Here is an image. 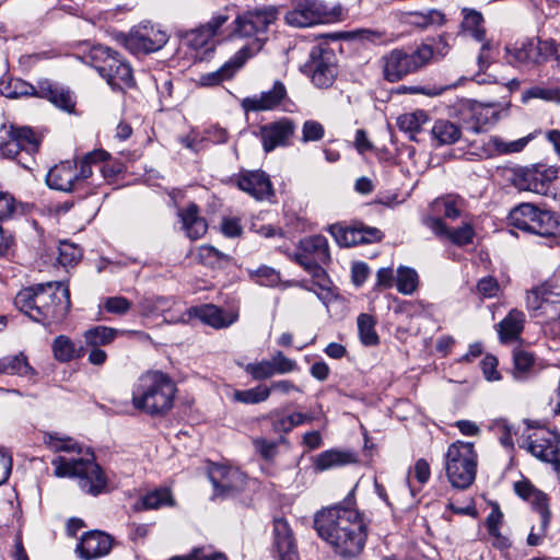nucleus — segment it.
Segmentation results:
<instances>
[{"instance_id":"38","label":"nucleus","mask_w":560,"mask_h":560,"mask_svg":"<svg viewBox=\"0 0 560 560\" xmlns=\"http://www.w3.org/2000/svg\"><path fill=\"white\" fill-rule=\"evenodd\" d=\"M525 315L512 310L499 324V336L502 341L516 339L524 328Z\"/></svg>"},{"instance_id":"25","label":"nucleus","mask_w":560,"mask_h":560,"mask_svg":"<svg viewBox=\"0 0 560 560\" xmlns=\"http://www.w3.org/2000/svg\"><path fill=\"white\" fill-rule=\"evenodd\" d=\"M285 95L287 90L284 84L280 81H276L271 90L245 97L241 105L245 112L271 110L283 101Z\"/></svg>"},{"instance_id":"56","label":"nucleus","mask_w":560,"mask_h":560,"mask_svg":"<svg viewBox=\"0 0 560 560\" xmlns=\"http://www.w3.org/2000/svg\"><path fill=\"white\" fill-rule=\"evenodd\" d=\"M82 256L81 249L68 242H61L58 246V264L63 267H69L77 264Z\"/></svg>"},{"instance_id":"3","label":"nucleus","mask_w":560,"mask_h":560,"mask_svg":"<svg viewBox=\"0 0 560 560\" xmlns=\"http://www.w3.org/2000/svg\"><path fill=\"white\" fill-rule=\"evenodd\" d=\"M277 20L278 10L275 7L248 10L235 18L230 37L248 40L236 51L237 62L245 63L262 49Z\"/></svg>"},{"instance_id":"61","label":"nucleus","mask_w":560,"mask_h":560,"mask_svg":"<svg viewBox=\"0 0 560 560\" xmlns=\"http://www.w3.org/2000/svg\"><path fill=\"white\" fill-rule=\"evenodd\" d=\"M44 441L54 452H74L78 448L77 443L72 439L61 438L51 433L46 434Z\"/></svg>"},{"instance_id":"58","label":"nucleus","mask_w":560,"mask_h":560,"mask_svg":"<svg viewBox=\"0 0 560 560\" xmlns=\"http://www.w3.org/2000/svg\"><path fill=\"white\" fill-rule=\"evenodd\" d=\"M244 370L256 381L267 380L276 375L270 360L248 363L244 366Z\"/></svg>"},{"instance_id":"53","label":"nucleus","mask_w":560,"mask_h":560,"mask_svg":"<svg viewBox=\"0 0 560 560\" xmlns=\"http://www.w3.org/2000/svg\"><path fill=\"white\" fill-rule=\"evenodd\" d=\"M349 462L350 456L348 454L338 451H325L315 457L314 465L317 470L324 471Z\"/></svg>"},{"instance_id":"44","label":"nucleus","mask_w":560,"mask_h":560,"mask_svg":"<svg viewBox=\"0 0 560 560\" xmlns=\"http://www.w3.org/2000/svg\"><path fill=\"white\" fill-rule=\"evenodd\" d=\"M427 121L428 115L424 110H415L399 116L397 125L401 131L409 133L410 140L416 141V135Z\"/></svg>"},{"instance_id":"2","label":"nucleus","mask_w":560,"mask_h":560,"mask_svg":"<svg viewBox=\"0 0 560 560\" xmlns=\"http://www.w3.org/2000/svg\"><path fill=\"white\" fill-rule=\"evenodd\" d=\"M15 306L44 326L61 323L68 315L70 291L63 282H46L24 288L14 299Z\"/></svg>"},{"instance_id":"15","label":"nucleus","mask_w":560,"mask_h":560,"mask_svg":"<svg viewBox=\"0 0 560 560\" xmlns=\"http://www.w3.org/2000/svg\"><path fill=\"white\" fill-rule=\"evenodd\" d=\"M168 40L166 32L152 24L135 26L124 37V46L132 54H150L160 50Z\"/></svg>"},{"instance_id":"30","label":"nucleus","mask_w":560,"mask_h":560,"mask_svg":"<svg viewBox=\"0 0 560 560\" xmlns=\"http://www.w3.org/2000/svg\"><path fill=\"white\" fill-rule=\"evenodd\" d=\"M38 97L46 98L56 107L72 113L75 106V100L72 92L63 86L54 84L49 80L38 82Z\"/></svg>"},{"instance_id":"5","label":"nucleus","mask_w":560,"mask_h":560,"mask_svg":"<svg viewBox=\"0 0 560 560\" xmlns=\"http://www.w3.org/2000/svg\"><path fill=\"white\" fill-rule=\"evenodd\" d=\"M42 138L27 126H2L0 128V153L14 160L25 170L35 165V154L39 151Z\"/></svg>"},{"instance_id":"63","label":"nucleus","mask_w":560,"mask_h":560,"mask_svg":"<svg viewBox=\"0 0 560 560\" xmlns=\"http://www.w3.org/2000/svg\"><path fill=\"white\" fill-rule=\"evenodd\" d=\"M270 361L272 363L276 375L288 374L298 369L296 362L287 358L281 351H277Z\"/></svg>"},{"instance_id":"60","label":"nucleus","mask_w":560,"mask_h":560,"mask_svg":"<svg viewBox=\"0 0 560 560\" xmlns=\"http://www.w3.org/2000/svg\"><path fill=\"white\" fill-rule=\"evenodd\" d=\"M492 429L498 434L501 445L505 448H513V434L515 433L513 427L505 419L495 420L492 424Z\"/></svg>"},{"instance_id":"24","label":"nucleus","mask_w":560,"mask_h":560,"mask_svg":"<svg viewBox=\"0 0 560 560\" xmlns=\"http://www.w3.org/2000/svg\"><path fill=\"white\" fill-rule=\"evenodd\" d=\"M112 549V538L101 530L84 534L75 548L82 560H93L106 556Z\"/></svg>"},{"instance_id":"9","label":"nucleus","mask_w":560,"mask_h":560,"mask_svg":"<svg viewBox=\"0 0 560 560\" xmlns=\"http://www.w3.org/2000/svg\"><path fill=\"white\" fill-rule=\"evenodd\" d=\"M86 62L103 77L114 90H124L135 84L132 69L116 51L102 45L91 48Z\"/></svg>"},{"instance_id":"55","label":"nucleus","mask_w":560,"mask_h":560,"mask_svg":"<svg viewBox=\"0 0 560 560\" xmlns=\"http://www.w3.org/2000/svg\"><path fill=\"white\" fill-rule=\"evenodd\" d=\"M262 419L270 422L273 433L280 434V442H285L283 435L293 430L290 416H280L278 410L270 411L267 416H264Z\"/></svg>"},{"instance_id":"14","label":"nucleus","mask_w":560,"mask_h":560,"mask_svg":"<svg viewBox=\"0 0 560 560\" xmlns=\"http://www.w3.org/2000/svg\"><path fill=\"white\" fill-rule=\"evenodd\" d=\"M524 446L533 456L552 465L556 471L560 469L559 440L556 433L545 428H533L528 424L527 433L523 435Z\"/></svg>"},{"instance_id":"18","label":"nucleus","mask_w":560,"mask_h":560,"mask_svg":"<svg viewBox=\"0 0 560 560\" xmlns=\"http://www.w3.org/2000/svg\"><path fill=\"white\" fill-rule=\"evenodd\" d=\"M325 7L316 0H301L285 14L288 24L295 27H308L325 22Z\"/></svg>"},{"instance_id":"7","label":"nucleus","mask_w":560,"mask_h":560,"mask_svg":"<svg viewBox=\"0 0 560 560\" xmlns=\"http://www.w3.org/2000/svg\"><path fill=\"white\" fill-rule=\"evenodd\" d=\"M57 477H69L78 480L79 488L93 497L103 493L107 488V477L102 467L93 458H71L58 456L51 462Z\"/></svg>"},{"instance_id":"37","label":"nucleus","mask_w":560,"mask_h":560,"mask_svg":"<svg viewBox=\"0 0 560 560\" xmlns=\"http://www.w3.org/2000/svg\"><path fill=\"white\" fill-rule=\"evenodd\" d=\"M0 93L7 98H19L23 96H37L38 86L19 78H3L0 81Z\"/></svg>"},{"instance_id":"42","label":"nucleus","mask_w":560,"mask_h":560,"mask_svg":"<svg viewBox=\"0 0 560 560\" xmlns=\"http://www.w3.org/2000/svg\"><path fill=\"white\" fill-rule=\"evenodd\" d=\"M420 278L416 269L399 266L396 270L395 285L402 295H412L419 288Z\"/></svg>"},{"instance_id":"47","label":"nucleus","mask_w":560,"mask_h":560,"mask_svg":"<svg viewBox=\"0 0 560 560\" xmlns=\"http://www.w3.org/2000/svg\"><path fill=\"white\" fill-rule=\"evenodd\" d=\"M329 232L340 246L351 247L362 244L363 236L358 231V225L343 226L341 224H332L329 228Z\"/></svg>"},{"instance_id":"52","label":"nucleus","mask_w":560,"mask_h":560,"mask_svg":"<svg viewBox=\"0 0 560 560\" xmlns=\"http://www.w3.org/2000/svg\"><path fill=\"white\" fill-rule=\"evenodd\" d=\"M232 398L236 402L255 405L266 401L269 398V389H267V385L264 384L249 389H236L233 392Z\"/></svg>"},{"instance_id":"48","label":"nucleus","mask_w":560,"mask_h":560,"mask_svg":"<svg viewBox=\"0 0 560 560\" xmlns=\"http://www.w3.org/2000/svg\"><path fill=\"white\" fill-rule=\"evenodd\" d=\"M358 331L361 342L364 346H376L380 342L375 330L376 320L370 314H360L357 319Z\"/></svg>"},{"instance_id":"6","label":"nucleus","mask_w":560,"mask_h":560,"mask_svg":"<svg viewBox=\"0 0 560 560\" xmlns=\"http://www.w3.org/2000/svg\"><path fill=\"white\" fill-rule=\"evenodd\" d=\"M107 158L108 152L100 149L85 154L80 161V166L75 161L60 162L49 170L46 183L50 188L65 192L78 190L92 176V164Z\"/></svg>"},{"instance_id":"19","label":"nucleus","mask_w":560,"mask_h":560,"mask_svg":"<svg viewBox=\"0 0 560 560\" xmlns=\"http://www.w3.org/2000/svg\"><path fill=\"white\" fill-rule=\"evenodd\" d=\"M527 142V138H522L506 143L497 136H489L472 141L470 144V153L480 159H488L495 154L520 152Z\"/></svg>"},{"instance_id":"51","label":"nucleus","mask_w":560,"mask_h":560,"mask_svg":"<svg viewBox=\"0 0 560 560\" xmlns=\"http://www.w3.org/2000/svg\"><path fill=\"white\" fill-rule=\"evenodd\" d=\"M434 207L442 211L445 218L455 220L462 215L465 201L459 196L447 195L444 198L436 199Z\"/></svg>"},{"instance_id":"28","label":"nucleus","mask_w":560,"mask_h":560,"mask_svg":"<svg viewBox=\"0 0 560 560\" xmlns=\"http://www.w3.org/2000/svg\"><path fill=\"white\" fill-rule=\"evenodd\" d=\"M273 547L279 560H298L292 529L283 518H276L273 522Z\"/></svg>"},{"instance_id":"22","label":"nucleus","mask_w":560,"mask_h":560,"mask_svg":"<svg viewBox=\"0 0 560 560\" xmlns=\"http://www.w3.org/2000/svg\"><path fill=\"white\" fill-rule=\"evenodd\" d=\"M515 493L527 501L540 515L542 533L550 523L549 499L546 493L537 489L529 480H521L514 483Z\"/></svg>"},{"instance_id":"27","label":"nucleus","mask_w":560,"mask_h":560,"mask_svg":"<svg viewBox=\"0 0 560 560\" xmlns=\"http://www.w3.org/2000/svg\"><path fill=\"white\" fill-rule=\"evenodd\" d=\"M428 226L436 236L446 238L457 246L471 244L475 237V229L469 222H464L456 229H450L440 218H430Z\"/></svg>"},{"instance_id":"20","label":"nucleus","mask_w":560,"mask_h":560,"mask_svg":"<svg viewBox=\"0 0 560 560\" xmlns=\"http://www.w3.org/2000/svg\"><path fill=\"white\" fill-rule=\"evenodd\" d=\"M294 124L288 118L260 126L259 137L264 150L271 152L278 147L287 145L294 133Z\"/></svg>"},{"instance_id":"26","label":"nucleus","mask_w":560,"mask_h":560,"mask_svg":"<svg viewBox=\"0 0 560 560\" xmlns=\"http://www.w3.org/2000/svg\"><path fill=\"white\" fill-rule=\"evenodd\" d=\"M229 15L219 13L214 15L209 22L200 25L194 30L185 32L182 36L183 40L190 47L199 49L205 47L214 36L218 35L219 30L228 22Z\"/></svg>"},{"instance_id":"39","label":"nucleus","mask_w":560,"mask_h":560,"mask_svg":"<svg viewBox=\"0 0 560 560\" xmlns=\"http://www.w3.org/2000/svg\"><path fill=\"white\" fill-rule=\"evenodd\" d=\"M558 295V293L553 292L550 284H541L528 292L526 298L527 308L535 312L541 311L545 313L546 308L556 302L553 296Z\"/></svg>"},{"instance_id":"17","label":"nucleus","mask_w":560,"mask_h":560,"mask_svg":"<svg viewBox=\"0 0 560 560\" xmlns=\"http://www.w3.org/2000/svg\"><path fill=\"white\" fill-rule=\"evenodd\" d=\"M192 318H198L203 324L220 329L229 327L235 323L238 318V314L234 311L224 312L222 308L213 304H205L190 307L179 318L171 320L174 323H188Z\"/></svg>"},{"instance_id":"36","label":"nucleus","mask_w":560,"mask_h":560,"mask_svg":"<svg viewBox=\"0 0 560 560\" xmlns=\"http://www.w3.org/2000/svg\"><path fill=\"white\" fill-rule=\"evenodd\" d=\"M462 31L467 33L477 42H483L486 39V27L485 19L481 12L470 9H462Z\"/></svg>"},{"instance_id":"54","label":"nucleus","mask_w":560,"mask_h":560,"mask_svg":"<svg viewBox=\"0 0 560 560\" xmlns=\"http://www.w3.org/2000/svg\"><path fill=\"white\" fill-rule=\"evenodd\" d=\"M532 98H539L546 102L560 104V85L552 86H532L523 92L522 100L527 102Z\"/></svg>"},{"instance_id":"41","label":"nucleus","mask_w":560,"mask_h":560,"mask_svg":"<svg viewBox=\"0 0 560 560\" xmlns=\"http://www.w3.org/2000/svg\"><path fill=\"white\" fill-rule=\"evenodd\" d=\"M34 370L28 364L26 357L23 353L15 355H8L0 359V376L2 375H33Z\"/></svg>"},{"instance_id":"21","label":"nucleus","mask_w":560,"mask_h":560,"mask_svg":"<svg viewBox=\"0 0 560 560\" xmlns=\"http://www.w3.org/2000/svg\"><path fill=\"white\" fill-rule=\"evenodd\" d=\"M515 493L527 501L540 515L542 533L550 523L549 499L546 493L537 489L529 480H521L514 483Z\"/></svg>"},{"instance_id":"13","label":"nucleus","mask_w":560,"mask_h":560,"mask_svg":"<svg viewBox=\"0 0 560 560\" xmlns=\"http://www.w3.org/2000/svg\"><path fill=\"white\" fill-rule=\"evenodd\" d=\"M557 174L558 170L556 167L542 164L521 167L514 172L513 184L520 190L556 198L552 180L557 178Z\"/></svg>"},{"instance_id":"35","label":"nucleus","mask_w":560,"mask_h":560,"mask_svg":"<svg viewBox=\"0 0 560 560\" xmlns=\"http://www.w3.org/2000/svg\"><path fill=\"white\" fill-rule=\"evenodd\" d=\"M432 141L435 147L451 145L462 137L460 128L447 119H439L431 129Z\"/></svg>"},{"instance_id":"45","label":"nucleus","mask_w":560,"mask_h":560,"mask_svg":"<svg viewBox=\"0 0 560 560\" xmlns=\"http://www.w3.org/2000/svg\"><path fill=\"white\" fill-rule=\"evenodd\" d=\"M122 334L124 331H120L116 328L107 326H96L91 329H88L83 336L85 343L88 346L101 347L112 343L118 335Z\"/></svg>"},{"instance_id":"4","label":"nucleus","mask_w":560,"mask_h":560,"mask_svg":"<svg viewBox=\"0 0 560 560\" xmlns=\"http://www.w3.org/2000/svg\"><path fill=\"white\" fill-rule=\"evenodd\" d=\"M176 385L161 371H148L139 376L132 387V405L150 416H162L174 404Z\"/></svg>"},{"instance_id":"64","label":"nucleus","mask_w":560,"mask_h":560,"mask_svg":"<svg viewBox=\"0 0 560 560\" xmlns=\"http://www.w3.org/2000/svg\"><path fill=\"white\" fill-rule=\"evenodd\" d=\"M500 290L501 288L498 280L491 276L481 278L477 283V291L485 299L498 296Z\"/></svg>"},{"instance_id":"33","label":"nucleus","mask_w":560,"mask_h":560,"mask_svg":"<svg viewBox=\"0 0 560 560\" xmlns=\"http://www.w3.org/2000/svg\"><path fill=\"white\" fill-rule=\"evenodd\" d=\"M189 255L195 261L212 269H223L228 267L232 257L224 254L211 245H201L190 250Z\"/></svg>"},{"instance_id":"12","label":"nucleus","mask_w":560,"mask_h":560,"mask_svg":"<svg viewBox=\"0 0 560 560\" xmlns=\"http://www.w3.org/2000/svg\"><path fill=\"white\" fill-rule=\"evenodd\" d=\"M293 259L313 277L324 278L325 271L320 265L330 260L328 241L323 235H312L302 238Z\"/></svg>"},{"instance_id":"40","label":"nucleus","mask_w":560,"mask_h":560,"mask_svg":"<svg viewBox=\"0 0 560 560\" xmlns=\"http://www.w3.org/2000/svg\"><path fill=\"white\" fill-rule=\"evenodd\" d=\"M244 63H240L236 60V52L233 57L226 61L221 68L215 71L208 72L200 77V84L203 86H213L218 85L221 82L231 79L235 72L241 69Z\"/></svg>"},{"instance_id":"8","label":"nucleus","mask_w":560,"mask_h":560,"mask_svg":"<svg viewBox=\"0 0 560 560\" xmlns=\"http://www.w3.org/2000/svg\"><path fill=\"white\" fill-rule=\"evenodd\" d=\"M433 56L434 50L428 44H421L412 49H393L381 59L384 79L397 82L424 68Z\"/></svg>"},{"instance_id":"46","label":"nucleus","mask_w":560,"mask_h":560,"mask_svg":"<svg viewBox=\"0 0 560 560\" xmlns=\"http://www.w3.org/2000/svg\"><path fill=\"white\" fill-rule=\"evenodd\" d=\"M408 18L411 25L420 28L441 26L445 22V15L436 9L410 12Z\"/></svg>"},{"instance_id":"62","label":"nucleus","mask_w":560,"mask_h":560,"mask_svg":"<svg viewBox=\"0 0 560 560\" xmlns=\"http://www.w3.org/2000/svg\"><path fill=\"white\" fill-rule=\"evenodd\" d=\"M325 136L324 126L316 120H306L302 127V141H319Z\"/></svg>"},{"instance_id":"57","label":"nucleus","mask_w":560,"mask_h":560,"mask_svg":"<svg viewBox=\"0 0 560 560\" xmlns=\"http://www.w3.org/2000/svg\"><path fill=\"white\" fill-rule=\"evenodd\" d=\"M252 280L260 285L275 287L280 282V273L268 266H261L255 270H249Z\"/></svg>"},{"instance_id":"31","label":"nucleus","mask_w":560,"mask_h":560,"mask_svg":"<svg viewBox=\"0 0 560 560\" xmlns=\"http://www.w3.org/2000/svg\"><path fill=\"white\" fill-rule=\"evenodd\" d=\"M504 59L514 67H525L538 63L536 47L533 38H526L505 47Z\"/></svg>"},{"instance_id":"23","label":"nucleus","mask_w":560,"mask_h":560,"mask_svg":"<svg viewBox=\"0 0 560 560\" xmlns=\"http://www.w3.org/2000/svg\"><path fill=\"white\" fill-rule=\"evenodd\" d=\"M236 186L253 196L257 200L266 199L273 195L269 176L262 171L241 172L236 179Z\"/></svg>"},{"instance_id":"43","label":"nucleus","mask_w":560,"mask_h":560,"mask_svg":"<svg viewBox=\"0 0 560 560\" xmlns=\"http://www.w3.org/2000/svg\"><path fill=\"white\" fill-rule=\"evenodd\" d=\"M536 214L535 223L540 225V228L536 226L534 234L542 237H557L560 235V223L553 212L537 208Z\"/></svg>"},{"instance_id":"32","label":"nucleus","mask_w":560,"mask_h":560,"mask_svg":"<svg viewBox=\"0 0 560 560\" xmlns=\"http://www.w3.org/2000/svg\"><path fill=\"white\" fill-rule=\"evenodd\" d=\"M174 505L175 499L168 488H155L139 497L132 504V510L143 512Z\"/></svg>"},{"instance_id":"59","label":"nucleus","mask_w":560,"mask_h":560,"mask_svg":"<svg viewBox=\"0 0 560 560\" xmlns=\"http://www.w3.org/2000/svg\"><path fill=\"white\" fill-rule=\"evenodd\" d=\"M279 441H271L264 436L253 439L255 451L267 462H272L278 454Z\"/></svg>"},{"instance_id":"49","label":"nucleus","mask_w":560,"mask_h":560,"mask_svg":"<svg viewBox=\"0 0 560 560\" xmlns=\"http://www.w3.org/2000/svg\"><path fill=\"white\" fill-rule=\"evenodd\" d=\"M513 377L515 380L525 378L534 369L535 355L524 349L513 351Z\"/></svg>"},{"instance_id":"11","label":"nucleus","mask_w":560,"mask_h":560,"mask_svg":"<svg viewBox=\"0 0 560 560\" xmlns=\"http://www.w3.org/2000/svg\"><path fill=\"white\" fill-rule=\"evenodd\" d=\"M301 70L311 78V81L317 88L327 89L331 86L338 73L335 52L332 49L320 45L313 46L308 60Z\"/></svg>"},{"instance_id":"29","label":"nucleus","mask_w":560,"mask_h":560,"mask_svg":"<svg viewBox=\"0 0 560 560\" xmlns=\"http://www.w3.org/2000/svg\"><path fill=\"white\" fill-rule=\"evenodd\" d=\"M177 215L180 220L182 229L189 240H199L207 233L208 223L201 217L197 205L189 203L187 207L179 209Z\"/></svg>"},{"instance_id":"16","label":"nucleus","mask_w":560,"mask_h":560,"mask_svg":"<svg viewBox=\"0 0 560 560\" xmlns=\"http://www.w3.org/2000/svg\"><path fill=\"white\" fill-rule=\"evenodd\" d=\"M208 476L213 486L215 497H232L244 490L247 477L236 467L211 464Z\"/></svg>"},{"instance_id":"34","label":"nucleus","mask_w":560,"mask_h":560,"mask_svg":"<svg viewBox=\"0 0 560 560\" xmlns=\"http://www.w3.org/2000/svg\"><path fill=\"white\" fill-rule=\"evenodd\" d=\"M537 207L525 202L513 208L509 214L510 224L518 230L534 234L535 228L540 225L535 223Z\"/></svg>"},{"instance_id":"50","label":"nucleus","mask_w":560,"mask_h":560,"mask_svg":"<svg viewBox=\"0 0 560 560\" xmlns=\"http://www.w3.org/2000/svg\"><path fill=\"white\" fill-rule=\"evenodd\" d=\"M52 353L57 361L69 362L80 354L77 352L74 342L65 335H59L52 341Z\"/></svg>"},{"instance_id":"10","label":"nucleus","mask_w":560,"mask_h":560,"mask_svg":"<svg viewBox=\"0 0 560 560\" xmlns=\"http://www.w3.org/2000/svg\"><path fill=\"white\" fill-rule=\"evenodd\" d=\"M446 476L454 488L467 489L476 478L477 454L470 442L456 441L445 454Z\"/></svg>"},{"instance_id":"1","label":"nucleus","mask_w":560,"mask_h":560,"mask_svg":"<svg viewBox=\"0 0 560 560\" xmlns=\"http://www.w3.org/2000/svg\"><path fill=\"white\" fill-rule=\"evenodd\" d=\"M350 499L320 510L315 514L314 527L318 536L343 557L358 556L364 548L366 528Z\"/></svg>"}]
</instances>
